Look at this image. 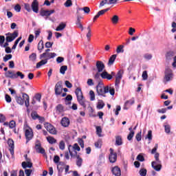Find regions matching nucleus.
<instances>
[{
	"mask_svg": "<svg viewBox=\"0 0 176 176\" xmlns=\"http://www.w3.org/2000/svg\"><path fill=\"white\" fill-rule=\"evenodd\" d=\"M59 149L61 151H64V149H65V142H64V140H61L59 142Z\"/></svg>",
	"mask_w": 176,
	"mask_h": 176,
	"instance_id": "40",
	"label": "nucleus"
},
{
	"mask_svg": "<svg viewBox=\"0 0 176 176\" xmlns=\"http://www.w3.org/2000/svg\"><path fill=\"white\" fill-rule=\"evenodd\" d=\"M63 61H64V57L58 56L56 58V62L58 63V64L63 63Z\"/></svg>",
	"mask_w": 176,
	"mask_h": 176,
	"instance_id": "62",
	"label": "nucleus"
},
{
	"mask_svg": "<svg viewBox=\"0 0 176 176\" xmlns=\"http://www.w3.org/2000/svg\"><path fill=\"white\" fill-rule=\"evenodd\" d=\"M121 79L122 78H116L115 87H116V90H118V89H119V85H120Z\"/></svg>",
	"mask_w": 176,
	"mask_h": 176,
	"instance_id": "46",
	"label": "nucleus"
},
{
	"mask_svg": "<svg viewBox=\"0 0 176 176\" xmlns=\"http://www.w3.org/2000/svg\"><path fill=\"white\" fill-rule=\"evenodd\" d=\"M146 138H148V140H149V141H151V140H152V131H148Z\"/></svg>",
	"mask_w": 176,
	"mask_h": 176,
	"instance_id": "63",
	"label": "nucleus"
},
{
	"mask_svg": "<svg viewBox=\"0 0 176 176\" xmlns=\"http://www.w3.org/2000/svg\"><path fill=\"white\" fill-rule=\"evenodd\" d=\"M111 173L113 175L115 176L122 175V170H120V168H119V166H116L111 168Z\"/></svg>",
	"mask_w": 176,
	"mask_h": 176,
	"instance_id": "14",
	"label": "nucleus"
},
{
	"mask_svg": "<svg viewBox=\"0 0 176 176\" xmlns=\"http://www.w3.org/2000/svg\"><path fill=\"white\" fill-rule=\"evenodd\" d=\"M32 9L34 13H38L39 12V2L38 0H34L32 3Z\"/></svg>",
	"mask_w": 176,
	"mask_h": 176,
	"instance_id": "16",
	"label": "nucleus"
},
{
	"mask_svg": "<svg viewBox=\"0 0 176 176\" xmlns=\"http://www.w3.org/2000/svg\"><path fill=\"white\" fill-rule=\"evenodd\" d=\"M60 124L63 127H68V126H69V119L66 117L63 118L60 121Z\"/></svg>",
	"mask_w": 176,
	"mask_h": 176,
	"instance_id": "20",
	"label": "nucleus"
},
{
	"mask_svg": "<svg viewBox=\"0 0 176 176\" xmlns=\"http://www.w3.org/2000/svg\"><path fill=\"white\" fill-rule=\"evenodd\" d=\"M21 41V36L19 37L14 42V45L12 47V50H16V47H17V45H19V43Z\"/></svg>",
	"mask_w": 176,
	"mask_h": 176,
	"instance_id": "39",
	"label": "nucleus"
},
{
	"mask_svg": "<svg viewBox=\"0 0 176 176\" xmlns=\"http://www.w3.org/2000/svg\"><path fill=\"white\" fill-rule=\"evenodd\" d=\"M6 78H10V79H16V74L12 71H8L6 74Z\"/></svg>",
	"mask_w": 176,
	"mask_h": 176,
	"instance_id": "25",
	"label": "nucleus"
},
{
	"mask_svg": "<svg viewBox=\"0 0 176 176\" xmlns=\"http://www.w3.org/2000/svg\"><path fill=\"white\" fill-rule=\"evenodd\" d=\"M23 168H31L32 167V162H31V160H28V162H22Z\"/></svg>",
	"mask_w": 176,
	"mask_h": 176,
	"instance_id": "22",
	"label": "nucleus"
},
{
	"mask_svg": "<svg viewBox=\"0 0 176 176\" xmlns=\"http://www.w3.org/2000/svg\"><path fill=\"white\" fill-rule=\"evenodd\" d=\"M64 6H65V8H71V6H72V0H67L64 3Z\"/></svg>",
	"mask_w": 176,
	"mask_h": 176,
	"instance_id": "48",
	"label": "nucleus"
},
{
	"mask_svg": "<svg viewBox=\"0 0 176 176\" xmlns=\"http://www.w3.org/2000/svg\"><path fill=\"white\" fill-rule=\"evenodd\" d=\"M108 10H109V8L101 10L100 11H99L96 14V15L94 17V21H96V20H97V19H98V17H100V16H102V14H105V13H107V12H108Z\"/></svg>",
	"mask_w": 176,
	"mask_h": 176,
	"instance_id": "19",
	"label": "nucleus"
},
{
	"mask_svg": "<svg viewBox=\"0 0 176 176\" xmlns=\"http://www.w3.org/2000/svg\"><path fill=\"white\" fill-rule=\"evenodd\" d=\"M104 107H105V103H104V101L100 100L97 104L98 109H102Z\"/></svg>",
	"mask_w": 176,
	"mask_h": 176,
	"instance_id": "36",
	"label": "nucleus"
},
{
	"mask_svg": "<svg viewBox=\"0 0 176 176\" xmlns=\"http://www.w3.org/2000/svg\"><path fill=\"white\" fill-rule=\"evenodd\" d=\"M45 127L47 131H48L50 133V134H52V135H56L57 129H56V127H54V126H53L52 124L47 122L45 125Z\"/></svg>",
	"mask_w": 176,
	"mask_h": 176,
	"instance_id": "6",
	"label": "nucleus"
},
{
	"mask_svg": "<svg viewBox=\"0 0 176 176\" xmlns=\"http://www.w3.org/2000/svg\"><path fill=\"white\" fill-rule=\"evenodd\" d=\"M35 149L38 153H41L42 155L45 154V148H42L41 142H38L35 145Z\"/></svg>",
	"mask_w": 176,
	"mask_h": 176,
	"instance_id": "18",
	"label": "nucleus"
},
{
	"mask_svg": "<svg viewBox=\"0 0 176 176\" xmlns=\"http://www.w3.org/2000/svg\"><path fill=\"white\" fill-rule=\"evenodd\" d=\"M129 133L127 135V140L128 141H131L133 140V138L134 137V134H135V132L133 130V127L129 128Z\"/></svg>",
	"mask_w": 176,
	"mask_h": 176,
	"instance_id": "23",
	"label": "nucleus"
},
{
	"mask_svg": "<svg viewBox=\"0 0 176 176\" xmlns=\"http://www.w3.org/2000/svg\"><path fill=\"white\" fill-rule=\"evenodd\" d=\"M78 10H83V12L86 14H89V13H90V8H89V7H84L82 8H78Z\"/></svg>",
	"mask_w": 176,
	"mask_h": 176,
	"instance_id": "43",
	"label": "nucleus"
},
{
	"mask_svg": "<svg viewBox=\"0 0 176 176\" xmlns=\"http://www.w3.org/2000/svg\"><path fill=\"white\" fill-rule=\"evenodd\" d=\"M68 151L72 157L74 156H76V157L77 158L76 166H78V167H82V163H83V159L80 157V155H78V152L75 151V155H74V154L72 153V151H71V149L69 148H68Z\"/></svg>",
	"mask_w": 176,
	"mask_h": 176,
	"instance_id": "5",
	"label": "nucleus"
},
{
	"mask_svg": "<svg viewBox=\"0 0 176 176\" xmlns=\"http://www.w3.org/2000/svg\"><path fill=\"white\" fill-rule=\"evenodd\" d=\"M96 68L98 69V72H102L105 69V65L101 60L96 61Z\"/></svg>",
	"mask_w": 176,
	"mask_h": 176,
	"instance_id": "15",
	"label": "nucleus"
},
{
	"mask_svg": "<svg viewBox=\"0 0 176 176\" xmlns=\"http://www.w3.org/2000/svg\"><path fill=\"white\" fill-rule=\"evenodd\" d=\"M6 35H10L6 36V42H13V40L19 36V32L17 30H15L13 33H8L6 34Z\"/></svg>",
	"mask_w": 176,
	"mask_h": 176,
	"instance_id": "8",
	"label": "nucleus"
},
{
	"mask_svg": "<svg viewBox=\"0 0 176 176\" xmlns=\"http://www.w3.org/2000/svg\"><path fill=\"white\" fill-rule=\"evenodd\" d=\"M89 96H90V101H94V100H96V94H94V91L91 90L89 91Z\"/></svg>",
	"mask_w": 176,
	"mask_h": 176,
	"instance_id": "41",
	"label": "nucleus"
},
{
	"mask_svg": "<svg viewBox=\"0 0 176 176\" xmlns=\"http://www.w3.org/2000/svg\"><path fill=\"white\" fill-rule=\"evenodd\" d=\"M139 174L141 176H146V168H142L139 171Z\"/></svg>",
	"mask_w": 176,
	"mask_h": 176,
	"instance_id": "52",
	"label": "nucleus"
},
{
	"mask_svg": "<svg viewBox=\"0 0 176 176\" xmlns=\"http://www.w3.org/2000/svg\"><path fill=\"white\" fill-rule=\"evenodd\" d=\"M76 24L78 28H80L81 31H83V25H82V22L80 21V17L78 16Z\"/></svg>",
	"mask_w": 176,
	"mask_h": 176,
	"instance_id": "33",
	"label": "nucleus"
},
{
	"mask_svg": "<svg viewBox=\"0 0 176 176\" xmlns=\"http://www.w3.org/2000/svg\"><path fill=\"white\" fill-rule=\"evenodd\" d=\"M47 141L49 142V144H56L57 142V140H56L52 136L47 137Z\"/></svg>",
	"mask_w": 176,
	"mask_h": 176,
	"instance_id": "31",
	"label": "nucleus"
},
{
	"mask_svg": "<svg viewBox=\"0 0 176 176\" xmlns=\"http://www.w3.org/2000/svg\"><path fill=\"white\" fill-rule=\"evenodd\" d=\"M29 58L30 61L35 63V61H36V54L32 53L31 55L29 56Z\"/></svg>",
	"mask_w": 176,
	"mask_h": 176,
	"instance_id": "37",
	"label": "nucleus"
},
{
	"mask_svg": "<svg viewBox=\"0 0 176 176\" xmlns=\"http://www.w3.org/2000/svg\"><path fill=\"white\" fill-rule=\"evenodd\" d=\"M75 94L77 97V101L84 108L86 109L87 107H90V102L86 100L85 96H83V92L82 91V88L78 87L75 91Z\"/></svg>",
	"mask_w": 176,
	"mask_h": 176,
	"instance_id": "2",
	"label": "nucleus"
},
{
	"mask_svg": "<svg viewBox=\"0 0 176 176\" xmlns=\"http://www.w3.org/2000/svg\"><path fill=\"white\" fill-rule=\"evenodd\" d=\"M165 76H164V80L166 82H170L171 79H173V70L171 69L166 67L164 72Z\"/></svg>",
	"mask_w": 176,
	"mask_h": 176,
	"instance_id": "7",
	"label": "nucleus"
},
{
	"mask_svg": "<svg viewBox=\"0 0 176 176\" xmlns=\"http://www.w3.org/2000/svg\"><path fill=\"white\" fill-rule=\"evenodd\" d=\"M24 129L26 144H28V142H30V141L34 138V131H32V129H31V127H30L28 125H26Z\"/></svg>",
	"mask_w": 176,
	"mask_h": 176,
	"instance_id": "4",
	"label": "nucleus"
},
{
	"mask_svg": "<svg viewBox=\"0 0 176 176\" xmlns=\"http://www.w3.org/2000/svg\"><path fill=\"white\" fill-rule=\"evenodd\" d=\"M7 143L8 146H10L9 151L11 155H14V142L12 139H8Z\"/></svg>",
	"mask_w": 176,
	"mask_h": 176,
	"instance_id": "12",
	"label": "nucleus"
},
{
	"mask_svg": "<svg viewBox=\"0 0 176 176\" xmlns=\"http://www.w3.org/2000/svg\"><path fill=\"white\" fill-rule=\"evenodd\" d=\"M53 13H56V10H43L40 12V14L41 16H42L43 17H45V16L46 17H49V16H50L51 14H53Z\"/></svg>",
	"mask_w": 176,
	"mask_h": 176,
	"instance_id": "13",
	"label": "nucleus"
},
{
	"mask_svg": "<svg viewBox=\"0 0 176 176\" xmlns=\"http://www.w3.org/2000/svg\"><path fill=\"white\" fill-rule=\"evenodd\" d=\"M32 173V170H31V169H25V173L26 176H30Z\"/></svg>",
	"mask_w": 176,
	"mask_h": 176,
	"instance_id": "61",
	"label": "nucleus"
},
{
	"mask_svg": "<svg viewBox=\"0 0 176 176\" xmlns=\"http://www.w3.org/2000/svg\"><path fill=\"white\" fill-rule=\"evenodd\" d=\"M46 64H47V60L43 59V60H41L40 62L36 63V68H41V67H42V65H45Z\"/></svg>",
	"mask_w": 176,
	"mask_h": 176,
	"instance_id": "30",
	"label": "nucleus"
},
{
	"mask_svg": "<svg viewBox=\"0 0 176 176\" xmlns=\"http://www.w3.org/2000/svg\"><path fill=\"white\" fill-rule=\"evenodd\" d=\"M6 102L10 103L12 102V97H10L8 94H6L5 96Z\"/></svg>",
	"mask_w": 176,
	"mask_h": 176,
	"instance_id": "58",
	"label": "nucleus"
},
{
	"mask_svg": "<svg viewBox=\"0 0 176 176\" xmlns=\"http://www.w3.org/2000/svg\"><path fill=\"white\" fill-rule=\"evenodd\" d=\"M116 57H117V55L113 54L109 58V62H108L109 67H111V65H113V63H115V60H116Z\"/></svg>",
	"mask_w": 176,
	"mask_h": 176,
	"instance_id": "26",
	"label": "nucleus"
},
{
	"mask_svg": "<svg viewBox=\"0 0 176 176\" xmlns=\"http://www.w3.org/2000/svg\"><path fill=\"white\" fill-rule=\"evenodd\" d=\"M55 109L56 111V113H63L64 112V106L61 104H58L56 107Z\"/></svg>",
	"mask_w": 176,
	"mask_h": 176,
	"instance_id": "24",
	"label": "nucleus"
},
{
	"mask_svg": "<svg viewBox=\"0 0 176 176\" xmlns=\"http://www.w3.org/2000/svg\"><path fill=\"white\" fill-rule=\"evenodd\" d=\"M102 145V142L101 140H98L96 142H95V146L96 148H101Z\"/></svg>",
	"mask_w": 176,
	"mask_h": 176,
	"instance_id": "53",
	"label": "nucleus"
},
{
	"mask_svg": "<svg viewBox=\"0 0 176 176\" xmlns=\"http://www.w3.org/2000/svg\"><path fill=\"white\" fill-rule=\"evenodd\" d=\"M22 97L23 98H21V96L15 97V100L17 104H19V105H23L24 101H25V105L27 108H28V107H30V96H28V94L25 93H23Z\"/></svg>",
	"mask_w": 176,
	"mask_h": 176,
	"instance_id": "3",
	"label": "nucleus"
},
{
	"mask_svg": "<svg viewBox=\"0 0 176 176\" xmlns=\"http://www.w3.org/2000/svg\"><path fill=\"white\" fill-rule=\"evenodd\" d=\"M9 127L10 129H14V127H16V122H14V120L10 121L9 124Z\"/></svg>",
	"mask_w": 176,
	"mask_h": 176,
	"instance_id": "56",
	"label": "nucleus"
},
{
	"mask_svg": "<svg viewBox=\"0 0 176 176\" xmlns=\"http://www.w3.org/2000/svg\"><path fill=\"white\" fill-rule=\"evenodd\" d=\"M65 85L67 87H68V89H71L72 87V83H71L69 81L66 80L65 82Z\"/></svg>",
	"mask_w": 176,
	"mask_h": 176,
	"instance_id": "60",
	"label": "nucleus"
},
{
	"mask_svg": "<svg viewBox=\"0 0 176 176\" xmlns=\"http://www.w3.org/2000/svg\"><path fill=\"white\" fill-rule=\"evenodd\" d=\"M31 116L33 120H36V119H38L39 118V116L38 115V113H36V111L32 112Z\"/></svg>",
	"mask_w": 176,
	"mask_h": 176,
	"instance_id": "42",
	"label": "nucleus"
},
{
	"mask_svg": "<svg viewBox=\"0 0 176 176\" xmlns=\"http://www.w3.org/2000/svg\"><path fill=\"white\" fill-rule=\"evenodd\" d=\"M101 133H102V129H101V126H96V134L98 135V137H101Z\"/></svg>",
	"mask_w": 176,
	"mask_h": 176,
	"instance_id": "51",
	"label": "nucleus"
},
{
	"mask_svg": "<svg viewBox=\"0 0 176 176\" xmlns=\"http://www.w3.org/2000/svg\"><path fill=\"white\" fill-rule=\"evenodd\" d=\"M68 69V66L67 65H63L61 66L60 68V73L62 75H65V71H67Z\"/></svg>",
	"mask_w": 176,
	"mask_h": 176,
	"instance_id": "34",
	"label": "nucleus"
},
{
	"mask_svg": "<svg viewBox=\"0 0 176 176\" xmlns=\"http://www.w3.org/2000/svg\"><path fill=\"white\" fill-rule=\"evenodd\" d=\"M100 76L102 79H107V80H111L112 79V75L109 74L108 72H103L101 74Z\"/></svg>",
	"mask_w": 176,
	"mask_h": 176,
	"instance_id": "21",
	"label": "nucleus"
},
{
	"mask_svg": "<svg viewBox=\"0 0 176 176\" xmlns=\"http://www.w3.org/2000/svg\"><path fill=\"white\" fill-rule=\"evenodd\" d=\"M116 53L118 54L120 53H124V45H118L116 49Z\"/></svg>",
	"mask_w": 176,
	"mask_h": 176,
	"instance_id": "29",
	"label": "nucleus"
},
{
	"mask_svg": "<svg viewBox=\"0 0 176 176\" xmlns=\"http://www.w3.org/2000/svg\"><path fill=\"white\" fill-rule=\"evenodd\" d=\"M57 56V54L54 52H50V53H43L40 55V58H45V60H47V61H49V60H52V58H54Z\"/></svg>",
	"mask_w": 176,
	"mask_h": 176,
	"instance_id": "9",
	"label": "nucleus"
},
{
	"mask_svg": "<svg viewBox=\"0 0 176 176\" xmlns=\"http://www.w3.org/2000/svg\"><path fill=\"white\" fill-rule=\"evenodd\" d=\"M12 57H13L12 56V54H6L4 57H3V61L4 63H6V61H9V60H11Z\"/></svg>",
	"mask_w": 176,
	"mask_h": 176,
	"instance_id": "49",
	"label": "nucleus"
},
{
	"mask_svg": "<svg viewBox=\"0 0 176 176\" xmlns=\"http://www.w3.org/2000/svg\"><path fill=\"white\" fill-rule=\"evenodd\" d=\"M15 75H16V79H17L19 76L20 77L21 79H24L25 76L21 72H17L16 74H15Z\"/></svg>",
	"mask_w": 176,
	"mask_h": 176,
	"instance_id": "44",
	"label": "nucleus"
},
{
	"mask_svg": "<svg viewBox=\"0 0 176 176\" xmlns=\"http://www.w3.org/2000/svg\"><path fill=\"white\" fill-rule=\"evenodd\" d=\"M78 142L80 146L82 148H85V141L83 140V139H82V138H78Z\"/></svg>",
	"mask_w": 176,
	"mask_h": 176,
	"instance_id": "47",
	"label": "nucleus"
},
{
	"mask_svg": "<svg viewBox=\"0 0 176 176\" xmlns=\"http://www.w3.org/2000/svg\"><path fill=\"white\" fill-rule=\"evenodd\" d=\"M174 56H175V52L174 51H168L165 54L166 60L170 61V60H173V58H174Z\"/></svg>",
	"mask_w": 176,
	"mask_h": 176,
	"instance_id": "17",
	"label": "nucleus"
},
{
	"mask_svg": "<svg viewBox=\"0 0 176 176\" xmlns=\"http://www.w3.org/2000/svg\"><path fill=\"white\" fill-rule=\"evenodd\" d=\"M141 134H142V131H140L135 135V140L138 141V142H140V141H141V140L142 139V136Z\"/></svg>",
	"mask_w": 176,
	"mask_h": 176,
	"instance_id": "45",
	"label": "nucleus"
},
{
	"mask_svg": "<svg viewBox=\"0 0 176 176\" xmlns=\"http://www.w3.org/2000/svg\"><path fill=\"white\" fill-rule=\"evenodd\" d=\"M73 149H74V151H77L78 152H80V147H79V145H78L77 143L73 145Z\"/></svg>",
	"mask_w": 176,
	"mask_h": 176,
	"instance_id": "57",
	"label": "nucleus"
},
{
	"mask_svg": "<svg viewBox=\"0 0 176 176\" xmlns=\"http://www.w3.org/2000/svg\"><path fill=\"white\" fill-rule=\"evenodd\" d=\"M111 21L113 24H118V23H119V16L118 15H114L111 18Z\"/></svg>",
	"mask_w": 176,
	"mask_h": 176,
	"instance_id": "35",
	"label": "nucleus"
},
{
	"mask_svg": "<svg viewBox=\"0 0 176 176\" xmlns=\"http://www.w3.org/2000/svg\"><path fill=\"white\" fill-rule=\"evenodd\" d=\"M172 30L171 32H176V23L175 22H173L172 23Z\"/></svg>",
	"mask_w": 176,
	"mask_h": 176,
	"instance_id": "64",
	"label": "nucleus"
},
{
	"mask_svg": "<svg viewBox=\"0 0 176 176\" xmlns=\"http://www.w3.org/2000/svg\"><path fill=\"white\" fill-rule=\"evenodd\" d=\"M35 100L38 102H41V100L42 99V95L41 94H36L34 96Z\"/></svg>",
	"mask_w": 176,
	"mask_h": 176,
	"instance_id": "50",
	"label": "nucleus"
},
{
	"mask_svg": "<svg viewBox=\"0 0 176 176\" xmlns=\"http://www.w3.org/2000/svg\"><path fill=\"white\" fill-rule=\"evenodd\" d=\"M37 49L39 53H42V50L45 49V45L43 44V40H41L38 44Z\"/></svg>",
	"mask_w": 176,
	"mask_h": 176,
	"instance_id": "28",
	"label": "nucleus"
},
{
	"mask_svg": "<svg viewBox=\"0 0 176 176\" xmlns=\"http://www.w3.org/2000/svg\"><path fill=\"white\" fill-rule=\"evenodd\" d=\"M67 27V24L65 23H60L58 26L56 28V31H63L64 28Z\"/></svg>",
	"mask_w": 176,
	"mask_h": 176,
	"instance_id": "32",
	"label": "nucleus"
},
{
	"mask_svg": "<svg viewBox=\"0 0 176 176\" xmlns=\"http://www.w3.org/2000/svg\"><path fill=\"white\" fill-rule=\"evenodd\" d=\"M109 151V160L110 163H116V160H118V153L113 152V148H110Z\"/></svg>",
	"mask_w": 176,
	"mask_h": 176,
	"instance_id": "11",
	"label": "nucleus"
},
{
	"mask_svg": "<svg viewBox=\"0 0 176 176\" xmlns=\"http://www.w3.org/2000/svg\"><path fill=\"white\" fill-rule=\"evenodd\" d=\"M142 77L143 80H146V79H148V72L146 71H144Z\"/></svg>",
	"mask_w": 176,
	"mask_h": 176,
	"instance_id": "55",
	"label": "nucleus"
},
{
	"mask_svg": "<svg viewBox=\"0 0 176 176\" xmlns=\"http://www.w3.org/2000/svg\"><path fill=\"white\" fill-rule=\"evenodd\" d=\"M165 132H166L168 134L170 133V131H171V127L170 125H165L164 126Z\"/></svg>",
	"mask_w": 176,
	"mask_h": 176,
	"instance_id": "59",
	"label": "nucleus"
},
{
	"mask_svg": "<svg viewBox=\"0 0 176 176\" xmlns=\"http://www.w3.org/2000/svg\"><path fill=\"white\" fill-rule=\"evenodd\" d=\"M54 90L56 96H60V94L63 93V82L58 81L55 85Z\"/></svg>",
	"mask_w": 176,
	"mask_h": 176,
	"instance_id": "10",
	"label": "nucleus"
},
{
	"mask_svg": "<svg viewBox=\"0 0 176 176\" xmlns=\"http://www.w3.org/2000/svg\"><path fill=\"white\" fill-rule=\"evenodd\" d=\"M96 91L98 96H102V97H107L105 95L107 93H110L111 96H115V88L109 86L105 87L100 83L96 86Z\"/></svg>",
	"mask_w": 176,
	"mask_h": 176,
	"instance_id": "1",
	"label": "nucleus"
},
{
	"mask_svg": "<svg viewBox=\"0 0 176 176\" xmlns=\"http://www.w3.org/2000/svg\"><path fill=\"white\" fill-rule=\"evenodd\" d=\"M137 160H139V162H144L145 161V158L144 157V155L139 154L137 156Z\"/></svg>",
	"mask_w": 176,
	"mask_h": 176,
	"instance_id": "54",
	"label": "nucleus"
},
{
	"mask_svg": "<svg viewBox=\"0 0 176 176\" xmlns=\"http://www.w3.org/2000/svg\"><path fill=\"white\" fill-rule=\"evenodd\" d=\"M116 145L120 146L123 142H122V137L121 136H117L116 138Z\"/></svg>",
	"mask_w": 176,
	"mask_h": 176,
	"instance_id": "38",
	"label": "nucleus"
},
{
	"mask_svg": "<svg viewBox=\"0 0 176 176\" xmlns=\"http://www.w3.org/2000/svg\"><path fill=\"white\" fill-rule=\"evenodd\" d=\"M155 164H156V162H152L151 166L153 168H154L155 171H160V170H162V165L161 164L155 165Z\"/></svg>",
	"mask_w": 176,
	"mask_h": 176,
	"instance_id": "27",
	"label": "nucleus"
}]
</instances>
